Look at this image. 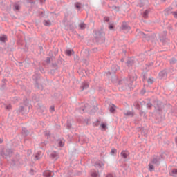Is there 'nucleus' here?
Segmentation results:
<instances>
[{"instance_id": "10", "label": "nucleus", "mask_w": 177, "mask_h": 177, "mask_svg": "<svg viewBox=\"0 0 177 177\" xmlns=\"http://www.w3.org/2000/svg\"><path fill=\"white\" fill-rule=\"evenodd\" d=\"M121 157L122 158H124V160H127L128 158V156H129V152L128 151H122L120 153Z\"/></svg>"}, {"instance_id": "20", "label": "nucleus", "mask_w": 177, "mask_h": 177, "mask_svg": "<svg viewBox=\"0 0 177 177\" xmlns=\"http://www.w3.org/2000/svg\"><path fill=\"white\" fill-rule=\"evenodd\" d=\"M109 8L112 9V10H115V12H120V6H109Z\"/></svg>"}, {"instance_id": "11", "label": "nucleus", "mask_w": 177, "mask_h": 177, "mask_svg": "<svg viewBox=\"0 0 177 177\" xmlns=\"http://www.w3.org/2000/svg\"><path fill=\"white\" fill-rule=\"evenodd\" d=\"M161 104H162L161 101H156L154 104L156 109H158L159 111H161Z\"/></svg>"}, {"instance_id": "48", "label": "nucleus", "mask_w": 177, "mask_h": 177, "mask_svg": "<svg viewBox=\"0 0 177 177\" xmlns=\"http://www.w3.org/2000/svg\"><path fill=\"white\" fill-rule=\"evenodd\" d=\"M52 66H53V68H55V70H57V64H53Z\"/></svg>"}, {"instance_id": "19", "label": "nucleus", "mask_w": 177, "mask_h": 177, "mask_svg": "<svg viewBox=\"0 0 177 177\" xmlns=\"http://www.w3.org/2000/svg\"><path fill=\"white\" fill-rule=\"evenodd\" d=\"M22 135L24 138H26V136H28V130H27V129L26 128H22Z\"/></svg>"}, {"instance_id": "53", "label": "nucleus", "mask_w": 177, "mask_h": 177, "mask_svg": "<svg viewBox=\"0 0 177 177\" xmlns=\"http://www.w3.org/2000/svg\"><path fill=\"white\" fill-rule=\"evenodd\" d=\"M146 78H147V75H146V74H145L143 75V81H146Z\"/></svg>"}, {"instance_id": "47", "label": "nucleus", "mask_w": 177, "mask_h": 177, "mask_svg": "<svg viewBox=\"0 0 177 177\" xmlns=\"http://www.w3.org/2000/svg\"><path fill=\"white\" fill-rule=\"evenodd\" d=\"M173 16H174L175 19H177V11L172 12Z\"/></svg>"}, {"instance_id": "35", "label": "nucleus", "mask_w": 177, "mask_h": 177, "mask_svg": "<svg viewBox=\"0 0 177 177\" xmlns=\"http://www.w3.org/2000/svg\"><path fill=\"white\" fill-rule=\"evenodd\" d=\"M146 106H147V109H149L150 110V109L153 107V104H151V102H148L146 104Z\"/></svg>"}, {"instance_id": "39", "label": "nucleus", "mask_w": 177, "mask_h": 177, "mask_svg": "<svg viewBox=\"0 0 177 177\" xmlns=\"http://www.w3.org/2000/svg\"><path fill=\"white\" fill-rule=\"evenodd\" d=\"M115 153H117V149H112L111 151V154H115Z\"/></svg>"}, {"instance_id": "34", "label": "nucleus", "mask_w": 177, "mask_h": 177, "mask_svg": "<svg viewBox=\"0 0 177 177\" xmlns=\"http://www.w3.org/2000/svg\"><path fill=\"white\" fill-rule=\"evenodd\" d=\"M149 171L150 172H153L154 171V166L151 164L149 165Z\"/></svg>"}, {"instance_id": "12", "label": "nucleus", "mask_w": 177, "mask_h": 177, "mask_svg": "<svg viewBox=\"0 0 177 177\" xmlns=\"http://www.w3.org/2000/svg\"><path fill=\"white\" fill-rule=\"evenodd\" d=\"M50 158H53V160H57L59 158V153H57L56 151H53L50 153Z\"/></svg>"}, {"instance_id": "30", "label": "nucleus", "mask_w": 177, "mask_h": 177, "mask_svg": "<svg viewBox=\"0 0 177 177\" xmlns=\"http://www.w3.org/2000/svg\"><path fill=\"white\" fill-rule=\"evenodd\" d=\"M149 10H146L144 13H143V17L145 19H147L148 16H149Z\"/></svg>"}, {"instance_id": "21", "label": "nucleus", "mask_w": 177, "mask_h": 177, "mask_svg": "<svg viewBox=\"0 0 177 177\" xmlns=\"http://www.w3.org/2000/svg\"><path fill=\"white\" fill-rule=\"evenodd\" d=\"M135 62H133V59H128L127 62V65L128 66V67L132 66Z\"/></svg>"}, {"instance_id": "55", "label": "nucleus", "mask_w": 177, "mask_h": 177, "mask_svg": "<svg viewBox=\"0 0 177 177\" xmlns=\"http://www.w3.org/2000/svg\"><path fill=\"white\" fill-rule=\"evenodd\" d=\"M175 142H176V145H177V136H176V138H175Z\"/></svg>"}, {"instance_id": "58", "label": "nucleus", "mask_w": 177, "mask_h": 177, "mask_svg": "<svg viewBox=\"0 0 177 177\" xmlns=\"http://www.w3.org/2000/svg\"><path fill=\"white\" fill-rule=\"evenodd\" d=\"M35 86H37V88H39V87H38V83H37V84H35Z\"/></svg>"}, {"instance_id": "25", "label": "nucleus", "mask_w": 177, "mask_h": 177, "mask_svg": "<svg viewBox=\"0 0 177 177\" xmlns=\"http://www.w3.org/2000/svg\"><path fill=\"white\" fill-rule=\"evenodd\" d=\"M109 111H110V113H114L115 111V106L114 104H112L109 107Z\"/></svg>"}, {"instance_id": "9", "label": "nucleus", "mask_w": 177, "mask_h": 177, "mask_svg": "<svg viewBox=\"0 0 177 177\" xmlns=\"http://www.w3.org/2000/svg\"><path fill=\"white\" fill-rule=\"evenodd\" d=\"M160 160H161L160 156H154L151 160V162L152 164H155V165H160Z\"/></svg>"}, {"instance_id": "57", "label": "nucleus", "mask_w": 177, "mask_h": 177, "mask_svg": "<svg viewBox=\"0 0 177 177\" xmlns=\"http://www.w3.org/2000/svg\"><path fill=\"white\" fill-rule=\"evenodd\" d=\"M3 140L0 139V143H3Z\"/></svg>"}, {"instance_id": "43", "label": "nucleus", "mask_w": 177, "mask_h": 177, "mask_svg": "<svg viewBox=\"0 0 177 177\" xmlns=\"http://www.w3.org/2000/svg\"><path fill=\"white\" fill-rule=\"evenodd\" d=\"M66 127L68 129H70V128H71V123H70V122H68Z\"/></svg>"}, {"instance_id": "51", "label": "nucleus", "mask_w": 177, "mask_h": 177, "mask_svg": "<svg viewBox=\"0 0 177 177\" xmlns=\"http://www.w3.org/2000/svg\"><path fill=\"white\" fill-rule=\"evenodd\" d=\"M95 127H97L99 125V120H97V122L94 124Z\"/></svg>"}, {"instance_id": "8", "label": "nucleus", "mask_w": 177, "mask_h": 177, "mask_svg": "<svg viewBox=\"0 0 177 177\" xmlns=\"http://www.w3.org/2000/svg\"><path fill=\"white\" fill-rule=\"evenodd\" d=\"M88 104L84 105V106H82L80 108L77 109V111L80 113V114H84L85 111H88Z\"/></svg>"}, {"instance_id": "28", "label": "nucleus", "mask_w": 177, "mask_h": 177, "mask_svg": "<svg viewBox=\"0 0 177 177\" xmlns=\"http://www.w3.org/2000/svg\"><path fill=\"white\" fill-rule=\"evenodd\" d=\"M58 146H59V147H63V146H64V140H60L58 141Z\"/></svg>"}, {"instance_id": "4", "label": "nucleus", "mask_w": 177, "mask_h": 177, "mask_svg": "<svg viewBox=\"0 0 177 177\" xmlns=\"http://www.w3.org/2000/svg\"><path fill=\"white\" fill-rule=\"evenodd\" d=\"M12 9L14 12H20V9H21V4L20 2L15 3L12 6Z\"/></svg>"}, {"instance_id": "38", "label": "nucleus", "mask_w": 177, "mask_h": 177, "mask_svg": "<svg viewBox=\"0 0 177 177\" xmlns=\"http://www.w3.org/2000/svg\"><path fill=\"white\" fill-rule=\"evenodd\" d=\"M104 21H106V23H109V21H110V17H104Z\"/></svg>"}, {"instance_id": "56", "label": "nucleus", "mask_w": 177, "mask_h": 177, "mask_svg": "<svg viewBox=\"0 0 177 177\" xmlns=\"http://www.w3.org/2000/svg\"><path fill=\"white\" fill-rule=\"evenodd\" d=\"M164 35H167V32H163Z\"/></svg>"}, {"instance_id": "5", "label": "nucleus", "mask_w": 177, "mask_h": 177, "mask_svg": "<svg viewBox=\"0 0 177 177\" xmlns=\"http://www.w3.org/2000/svg\"><path fill=\"white\" fill-rule=\"evenodd\" d=\"M121 30L122 31H124V32H129V31L131 30V26L127 24V23H123L121 26Z\"/></svg>"}, {"instance_id": "31", "label": "nucleus", "mask_w": 177, "mask_h": 177, "mask_svg": "<svg viewBox=\"0 0 177 177\" xmlns=\"http://www.w3.org/2000/svg\"><path fill=\"white\" fill-rule=\"evenodd\" d=\"M44 26H51L52 22H50V21L44 20Z\"/></svg>"}, {"instance_id": "42", "label": "nucleus", "mask_w": 177, "mask_h": 177, "mask_svg": "<svg viewBox=\"0 0 177 177\" xmlns=\"http://www.w3.org/2000/svg\"><path fill=\"white\" fill-rule=\"evenodd\" d=\"M6 109L7 110H11L12 109V105H10V104L6 105Z\"/></svg>"}, {"instance_id": "15", "label": "nucleus", "mask_w": 177, "mask_h": 177, "mask_svg": "<svg viewBox=\"0 0 177 177\" xmlns=\"http://www.w3.org/2000/svg\"><path fill=\"white\" fill-rule=\"evenodd\" d=\"M52 174V171L47 170L43 173V176L44 177H53Z\"/></svg>"}, {"instance_id": "18", "label": "nucleus", "mask_w": 177, "mask_h": 177, "mask_svg": "<svg viewBox=\"0 0 177 177\" xmlns=\"http://www.w3.org/2000/svg\"><path fill=\"white\" fill-rule=\"evenodd\" d=\"M124 115H127V117H133L135 113L131 111H127V112H124Z\"/></svg>"}, {"instance_id": "49", "label": "nucleus", "mask_w": 177, "mask_h": 177, "mask_svg": "<svg viewBox=\"0 0 177 177\" xmlns=\"http://www.w3.org/2000/svg\"><path fill=\"white\" fill-rule=\"evenodd\" d=\"M140 37H146V35L143 33V32H140Z\"/></svg>"}, {"instance_id": "14", "label": "nucleus", "mask_w": 177, "mask_h": 177, "mask_svg": "<svg viewBox=\"0 0 177 177\" xmlns=\"http://www.w3.org/2000/svg\"><path fill=\"white\" fill-rule=\"evenodd\" d=\"M95 167L96 168H101V169H103L104 164L102 163V162L98 161L95 162Z\"/></svg>"}, {"instance_id": "32", "label": "nucleus", "mask_w": 177, "mask_h": 177, "mask_svg": "<svg viewBox=\"0 0 177 177\" xmlns=\"http://www.w3.org/2000/svg\"><path fill=\"white\" fill-rule=\"evenodd\" d=\"M147 66L148 67L147 70H150V67H153V66H154V62H149L147 64Z\"/></svg>"}, {"instance_id": "44", "label": "nucleus", "mask_w": 177, "mask_h": 177, "mask_svg": "<svg viewBox=\"0 0 177 177\" xmlns=\"http://www.w3.org/2000/svg\"><path fill=\"white\" fill-rule=\"evenodd\" d=\"M160 41L161 42H165V37H160Z\"/></svg>"}, {"instance_id": "1", "label": "nucleus", "mask_w": 177, "mask_h": 177, "mask_svg": "<svg viewBox=\"0 0 177 177\" xmlns=\"http://www.w3.org/2000/svg\"><path fill=\"white\" fill-rule=\"evenodd\" d=\"M95 39L97 44H104V42H106V37L104 32L102 30L96 32Z\"/></svg>"}, {"instance_id": "26", "label": "nucleus", "mask_w": 177, "mask_h": 177, "mask_svg": "<svg viewBox=\"0 0 177 177\" xmlns=\"http://www.w3.org/2000/svg\"><path fill=\"white\" fill-rule=\"evenodd\" d=\"M66 53L67 56H71L74 53V50H66Z\"/></svg>"}, {"instance_id": "36", "label": "nucleus", "mask_w": 177, "mask_h": 177, "mask_svg": "<svg viewBox=\"0 0 177 177\" xmlns=\"http://www.w3.org/2000/svg\"><path fill=\"white\" fill-rule=\"evenodd\" d=\"M6 82H7L6 79H3V80H2V83H3V84H2V88H4V87L6 86Z\"/></svg>"}, {"instance_id": "59", "label": "nucleus", "mask_w": 177, "mask_h": 177, "mask_svg": "<svg viewBox=\"0 0 177 177\" xmlns=\"http://www.w3.org/2000/svg\"><path fill=\"white\" fill-rule=\"evenodd\" d=\"M142 113H143V112L140 111V115H142Z\"/></svg>"}, {"instance_id": "22", "label": "nucleus", "mask_w": 177, "mask_h": 177, "mask_svg": "<svg viewBox=\"0 0 177 177\" xmlns=\"http://www.w3.org/2000/svg\"><path fill=\"white\" fill-rule=\"evenodd\" d=\"M79 27L80 30H85V28H86V24H85L84 23H81L79 24Z\"/></svg>"}, {"instance_id": "24", "label": "nucleus", "mask_w": 177, "mask_h": 177, "mask_svg": "<svg viewBox=\"0 0 177 177\" xmlns=\"http://www.w3.org/2000/svg\"><path fill=\"white\" fill-rule=\"evenodd\" d=\"M38 160H41V153L39 152L35 156V160L38 161Z\"/></svg>"}, {"instance_id": "2", "label": "nucleus", "mask_w": 177, "mask_h": 177, "mask_svg": "<svg viewBox=\"0 0 177 177\" xmlns=\"http://www.w3.org/2000/svg\"><path fill=\"white\" fill-rule=\"evenodd\" d=\"M24 106H19V111L22 114H26L30 111V109L32 107L31 105L28 104V100L26 99L24 100Z\"/></svg>"}, {"instance_id": "52", "label": "nucleus", "mask_w": 177, "mask_h": 177, "mask_svg": "<svg viewBox=\"0 0 177 177\" xmlns=\"http://www.w3.org/2000/svg\"><path fill=\"white\" fill-rule=\"evenodd\" d=\"M40 16H41V17H44L45 16V12H41Z\"/></svg>"}, {"instance_id": "27", "label": "nucleus", "mask_w": 177, "mask_h": 177, "mask_svg": "<svg viewBox=\"0 0 177 177\" xmlns=\"http://www.w3.org/2000/svg\"><path fill=\"white\" fill-rule=\"evenodd\" d=\"M91 177H99V172L95 171H93L91 174Z\"/></svg>"}, {"instance_id": "40", "label": "nucleus", "mask_w": 177, "mask_h": 177, "mask_svg": "<svg viewBox=\"0 0 177 177\" xmlns=\"http://www.w3.org/2000/svg\"><path fill=\"white\" fill-rule=\"evenodd\" d=\"M106 177H115V174H113L111 173H109L106 175Z\"/></svg>"}, {"instance_id": "29", "label": "nucleus", "mask_w": 177, "mask_h": 177, "mask_svg": "<svg viewBox=\"0 0 177 177\" xmlns=\"http://www.w3.org/2000/svg\"><path fill=\"white\" fill-rule=\"evenodd\" d=\"M147 82L149 84V85H151V84H153V82H154V79L153 77H149L147 80Z\"/></svg>"}, {"instance_id": "3", "label": "nucleus", "mask_w": 177, "mask_h": 177, "mask_svg": "<svg viewBox=\"0 0 177 177\" xmlns=\"http://www.w3.org/2000/svg\"><path fill=\"white\" fill-rule=\"evenodd\" d=\"M12 154H13V151L9 148L3 149L0 151V155L1 157L6 158V160H8V158H10L12 157Z\"/></svg>"}, {"instance_id": "37", "label": "nucleus", "mask_w": 177, "mask_h": 177, "mask_svg": "<svg viewBox=\"0 0 177 177\" xmlns=\"http://www.w3.org/2000/svg\"><path fill=\"white\" fill-rule=\"evenodd\" d=\"M175 63H176V59H175V58H171V59H170V64H175Z\"/></svg>"}, {"instance_id": "13", "label": "nucleus", "mask_w": 177, "mask_h": 177, "mask_svg": "<svg viewBox=\"0 0 177 177\" xmlns=\"http://www.w3.org/2000/svg\"><path fill=\"white\" fill-rule=\"evenodd\" d=\"M89 88V84L86 82H83L81 85L80 89L81 91H85V89H88Z\"/></svg>"}, {"instance_id": "17", "label": "nucleus", "mask_w": 177, "mask_h": 177, "mask_svg": "<svg viewBox=\"0 0 177 177\" xmlns=\"http://www.w3.org/2000/svg\"><path fill=\"white\" fill-rule=\"evenodd\" d=\"M160 78H165L167 77V71L164 70L159 73Z\"/></svg>"}, {"instance_id": "50", "label": "nucleus", "mask_w": 177, "mask_h": 177, "mask_svg": "<svg viewBox=\"0 0 177 177\" xmlns=\"http://www.w3.org/2000/svg\"><path fill=\"white\" fill-rule=\"evenodd\" d=\"M46 62V63H48V64L50 63V57H47Z\"/></svg>"}, {"instance_id": "33", "label": "nucleus", "mask_w": 177, "mask_h": 177, "mask_svg": "<svg viewBox=\"0 0 177 177\" xmlns=\"http://www.w3.org/2000/svg\"><path fill=\"white\" fill-rule=\"evenodd\" d=\"M75 6L76 9H77V10H80L81 9V3H76L75 4Z\"/></svg>"}, {"instance_id": "16", "label": "nucleus", "mask_w": 177, "mask_h": 177, "mask_svg": "<svg viewBox=\"0 0 177 177\" xmlns=\"http://www.w3.org/2000/svg\"><path fill=\"white\" fill-rule=\"evenodd\" d=\"M169 174L171 176L177 177V169H172Z\"/></svg>"}, {"instance_id": "54", "label": "nucleus", "mask_w": 177, "mask_h": 177, "mask_svg": "<svg viewBox=\"0 0 177 177\" xmlns=\"http://www.w3.org/2000/svg\"><path fill=\"white\" fill-rule=\"evenodd\" d=\"M144 93H146V90L141 91V95H143Z\"/></svg>"}, {"instance_id": "41", "label": "nucleus", "mask_w": 177, "mask_h": 177, "mask_svg": "<svg viewBox=\"0 0 177 177\" xmlns=\"http://www.w3.org/2000/svg\"><path fill=\"white\" fill-rule=\"evenodd\" d=\"M109 30H114V25L113 24H111L109 26Z\"/></svg>"}, {"instance_id": "23", "label": "nucleus", "mask_w": 177, "mask_h": 177, "mask_svg": "<svg viewBox=\"0 0 177 177\" xmlns=\"http://www.w3.org/2000/svg\"><path fill=\"white\" fill-rule=\"evenodd\" d=\"M6 35H0V42H5L6 41Z\"/></svg>"}, {"instance_id": "46", "label": "nucleus", "mask_w": 177, "mask_h": 177, "mask_svg": "<svg viewBox=\"0 0 177 177\" xmlns=\"http://www.w3.org/2000/svg\"><path fill=\"white\" fill-rule=\"evenodd\" d=\"M106 127H107L104 123L101 124V127L102 129H106Z\"/></svg>"}, {"instance_id": "7", "label": "nucleus", "mask_w": 177, "mask_h": 177, "mask_svg": "<svg viewBox=\"0 0 177 177\" xmlns=\"http://www.w3.org/2000/svg\"><path fill=\"white\" fill-rule=\"evenodd\" d=\"M118 66L117 65H112L111 67V71L108 72V74L111 75V74H115V72L118 71Z\"/></svg>"}, {"instance_id": "45", "label": "nucleus", "mask_w": 177, "mask_h": 177, "mask_svg": "<svg viewBox=\"0 0 177 177\" xmlns=\"http://www.w3.org/2000/svg\"><path fill=\"white\" fill-rule=\"evenodd\" d=\"M50 113H53V111H55V106H50Z\"/></svg>"}, {"instance_id": "6", "label": "nucleus", "mask_w": 177, "mask_h": 177, "mask_svg": "<svg viewBox=\"0 0 177 177\" xmlns=\"http://www.w3.org/2000/svg\"><path fill=\"white\" fill-rule=\"evenodd\" d=\"M145 104H146V102L145 101H142V102L136 101L134 102L133 106L136 107L137 110H140V106H143Z\"/></svg>"}]
</instances>
